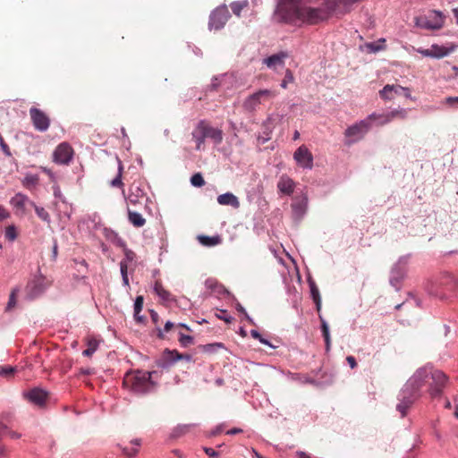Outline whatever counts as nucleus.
I'll list each match as a JSON object with an SVG mask.
<instances>
[{"label": "nucleus", "mask_w": 458, "mask_h": 458, "mask_svg": "<svg viewBox=\"0 0 458 458\" xmlns=\"http://www.w3.org/2000/svg\"><path fill=\"white\" fill-rule=\"evenodd\" d=\"M312 3L313 0H278L276 14L284 22L315 25L327 20L334 12V2L325 1L318 7Z\"/></svg>", "instance_id": "obj_1"}, {"label": "nucleus", "mask_w": 458, "mask_h": 458, "mask_svg": "<svg viewBox=\"0 0 458 458\" xmlns=\"http://www.w3.org/2000/svg\"><path fill=\"white\" fill-rule=\"evenodd\" d=\"M446 381L447 377L444 372L425 366L415 371L404 387H406V391H411L415 394H419L420 388L428 385L431 397H437L442 394Z\"/></svg>", "instance_id": "obj_2"}, {"label": "nucleus", "mask_w": 458, "mask_h": 458, "mask_svg": "<svg viewBox=\"0 0 458 458\" xmlns=\"http://www.w3.org/2000/svg\"><path fill=\"white\" fill-rule=\"evenodd\" d=\"M155 371L133 370L124 375L123 386L135 394H146L154 391L157 383L152 380Z\"/></svg>", "instance_id": "obj_3"}, {"label": "nucleus", "mask_w": 458, "mask_h": 458, "mask_svg": "<svg viewBox=\"0 0 458 458\" xmlns=\"http://www.w3.org/2000/svg\"><path fill=\"white\" fill-rule=\"evenodd\" d=\"M276 95V90L259 89L244 99L242 107L247 112H255L260 105L273 99Z\"/></svg>", "instance_id": "obj_4"}, {"label": "nucleus", "mask_w": 458, "mask_h": 458, "mask_svg": "<svg viewBox=\"0 0 458 458\" xmlns=\"http://www.w3.org/2000/svg\"><path fill=\"white\" fill-rule=\"evenodd\" d=\"M444 23L445 16L437 11H430L426 15L415 18L416 26L425 30H439L444 26Z\"/></svg>", "instance_id": "obj_5"}, {"label": "nucleus", "mask_w": 458, "mask_h": 458, "mask_svg": "<svg viewBox=\"0 0 458 458\" xmlns=\"http://www.w3.org/2000/svg\"><path fill=\"white\" fill-rule=\"evenodd\" d=\"M369 130V121L361 120L349 126L344 131L345 137L349 139L346 144L350 145L361 140Z\"/></svg>", "instance_id": "obj_6"}, {"label": "nucleus", "mask_w": 458, "mask_h": 458, "mask_svg": "<svg viewBox=\"0 0 458 458\" xmlns=\"http://www.w3.org/2000/svg\"><path fill=\"white\" fill-rule=\"evenodd\" d=\"M230 13L225 4L216 7L209 16L208 27L210 30H218L222 29L228 19L230 18Z\"/></svg>", "instance_id": "obj_7"}, {"label": "nucleus", "mask_w": 458, "mask_h": 458, "mask_svg": "<svg viewBox=\"0 0 458 458\" xmlns=\"http://www.w3.org/2000/svg\"><path fill=\"white\" fill-rule=\"evenodd\" d=\"M74 150L67 142L60 143L53 153V160L59 165H69L72 160Z\"/></svg>", "instance_id": "obj_8"}, {"label": "nucleus", "mask_w": 458, "mask_h": 458, "mask_svg": "<svg viewBox=\"0 0 458 458\" xmlns=\"http://www.w3.org/2000/svg\"><path fill=\"white\" fill-rule=\"evenodd\" d=\"M30 116L34 128L38 131H46L50 126V118L41 109L32 106L30 108Z\"/></svg>", "instance_id": "obj_9"}, {"label": "nucleus", "mask_w": 458, "mask_h": 458, "mask_svg": "<svg viewBox=\"0 0 458 458\" xmlns=\"http://www.w3.org/2000/svg\"><path fill=\"white\" fill-rule=\"evenodd\" d=\"M419 396V394H415L411 391H406V387H403L401 393L400 403L396 405V410L403 418L406 416L408 410Z\"/></svg>", "instance_id": "obj_10"}, {"label": "nucleus", "mask_w": 458, "mask_h": 458, "mask_svg": "<svg viewBox=\"0 0 458 458\" xmlns=\"http://www.w3.org/2000/svg\"><path fill=\"white\" fill-rule=\"evenodd\" d=\"M293 158L303 168L311 169L313 166V156L305 145H301L296 149Z\"/></svg>", "instance_id": "obj_11"}, {"label": "nucleus", "mask_w": 458, "mask_h": 458, "mask_svg": "<svg viewBox=\"0 0 458 458\" xmlns=\"http://www.w3.org/2000/svg\"><path fill=\"white\" fill-rule=\"evenodd\" d=\"M186 359L187 360H191V356L188 354H181L176 350H168L165 349L163 352L161 360L157 361V365L161 368H167L171 364L174 363L179 360Z\"/></svg>", "instance_id": "obj_12"}, {"label": "nucleus", "mask_w": 458, "mask_h": 458, "mask_svg": "<svg viewBox=\"0 0 458 458\" xmlns=\"http://www.w3.org/2000/svg\"><path fill=\"white\" fill-rule=\"evenodd\" d=\"M24 397L30 403L42 406L47 399V393L40 388H33L24 393Z\"/></svg>", "instance_id": "obj_13"}, {"label": "nucleus", "mask_w": 458, "mask_h": 458, "mask_svg": "<svg viewBox=\"0 0 458 458\" xmlns=\"http://www.w3.org/2000/svg\"><path fill=\"white\" fill-rule=\"evenodd\" d=\"M31 202L29 199V197L25 194H22L21 192L15 194L11 199L10 204L16 208L17 210L21 211L22 214H25L26 212V206L29 205L31 207Z\"/></svg>", "instance_id": "obj_14"}, {"label": "nucleus", "mask_w": 458, "mask_h": 458, "mask_svg": "<svg viewBox=\"0 0 458 458\" xmlns=\"http://www.w3.org/2000/svg\"><path fill=\"white\" fill-rule=\"evenodd\" d=\"M204 136L210 139L215 144H220L223 140V132L217 128L210 126L207 122L203 121Z\"/></svg>", "instance_id": "obj_15"}, {"label": "nucleus", "mask_w": 458, "mask_h": 458, "mask_svg": "<svg viewBox=\"0 0 458 458\" xmlns=\"http://www.w3.org/2000/svg\"><path fill=\"white\" fill-rule=\"evenodd\" d=\"M403 87L400 85H386L381 90H379V96L384 100H392L395 95L402 94Z\"/></svg>", "instance_id": "obj_16"}, {"label": "nucleus", "mask_w": 458, "mask_h": 458, "mask_svg": "<svg viewBox=\"0 0 458 458\" xmlns=\"http://www.w3.org/2000/svg\"><path fill=\"white\" fill-rule=\"evenodd\" d=\"M203 121H200L191 132L192 139L196 142V149L201 150L204 148L206 136H204Z\"/></svg>", "instance_id": "obj_17"}, {"label": "nucleus", "mask_w": 458, "mask_h": 458, "mask_svg": "<svg viewBox=\"0 0 458 458\" xmlns=\"http://www.w3.org/2000/svg\"><path fill=\"white\" fill-rule=\"evenodd\" d=\"M294 182L285 174L282 175L277 182L278 191L286 195H291L294 191Z\"/></svg>", "instance_id": "obj_18"}, {"label": "nucleus", "mask_w": 458, "mask_h": 458, "mask_svg": "<svg viewBox=\"0 0 458 458\" xmlns=\"http://www.w3.org/2000/svg\"><path fill=\"white\" fill-rule=\"evenodd\" d=\"M288 55L286 53L280 52L278 54L272 55L269 57L264 59V64H266L267 67L272 69L283 67L284 64V59Z\"/></svg>", "instance_id": "obj_19"}, {"label": "nucleus", "mask_w": 458, "mask_h": 458, "mask_svg": "<svg viewBox=\"0 0 458 458\" xmlns=\"http://www.w3.org/2000/svg\"><path fill=\"white\" fill-rule=\"evenodd\" d=\"M217 202L223 206H231L234 208H238L240 207L239 199L236 196H234L231 192H226L221 194L217 197Z\"/></svg>", "instance_id": "obj_20"}, {"label": "nucleus", "mask_w": 458, "mask_h": 458, "mask_svg": "<svg viewBox=\"0 0 458 458\" xmlns=\"http://www.w3.org/2000/svg\"><path fill=\"white\" fill-rule=\"evenodd\" d=\"M455 49V46L452 45L450 47H446L444 46H438L434 44L430 47L431 57L433 58H442L448 55L450 53L454 52Z\"/></svg>", "instance_id": "obj_21"}, {"label": "nucleus", "mask_w": 458, "mask_h": 458, "mask_svg": "<svg viewBox=\"0 0 458 458\" xmlns=\"http://www.w3.org/2000/svg\"><path fill=\"white\" fill-rule=\"evenodd\" d=\"M308 206V198L303 196L301 199H295L294 202L291 205L293 215L300 218L306 212Z\"/></svg>", "instance_id": "obj_22"}, {"label": "nucleus", "mask_w": 458, "mask_h": 458, "mask_svg": "<svg viewBox=\"0 0 458 458\" xmlns=\"http://www.w3.org/2000/svg\"><path fill=\"white\" fill-rule=\"evenodd\" d=\"M129 222L136 228L142 227L146 225V219L141 214L132 211L130 208L127 210Z\"/></svg>", "instance_id": "obj_23"}, {"label": "nucleus", "mask_w": 458, "mask_h": 458, "mask_svg": "<svg viewBox=\"0 0 458 458\" xmlns=\"http://www.w3.org/2000/svg\"><path fill=\"white\" fill-rule=\"evenodd\" d=\"M131 444L135 446L131 447V448H128V447H122L120 445H118L123 454L127 457V458H132L134 457L138 452H139V449L138 447L141 445V440L140 439H134L131 441Z\"/></svg>", "instance_id": "obj_24"}, {"label": "nucleus", "mask_w": 458, "mask_h": 458, "mask_svg": "<svg viewBox=\"0 0 458 458\" xmlns=\"http://www.w3.org/2000/svg\"><path fill=\"white\" fill-rule=\"evenodd\" d=\"M154 291L163 301H171V293L164 288L160 281H156L154 284Z\"/></svg>", "instance_id": "obj_25"}, {"label": "nucleus", "mask_w": 458, "mask_h": 458, "mask_svg": "<svg viewBox=\"0 0 458 458\" xmlns=\"http://www.w3.org/2000/svg\"><path fill=\"white\" fill-rule=\"evenodd\" d=\"M31 207L34 208L37 216L45 223L49 225L51 218L49 213L43 208L38 206L35 202H31Z\"/></svg>", "instance_id": "obj_26"}, {"label": "nucleus", "mask_w": 458, "mask_h": 458, "mask_svg": "<svg viewBox=\"0 0 458 458\" xmlns=\"http://www.w3.org/2000/svg\"><path fill=\"white\" fill-rule=\"evenodd\" d=\"M322 335L326 343V350H330L331 341L327 323L320 317Z\"/></svg>", "instance_id": "obj_27"}, {"label": "nucleus", "mask_w": 458, "mask_h": 458, "mask_svg": "<svg viewBox=\"0 0 458 458\" xmlns=\"http://www.w3.org/2000/svg\"><path fill=\"white\" fill-rule=\"evenodd\" d=\"M322 335L326 343V350H330L331 341L327 323L320 317Z\"/></svg>", "instance_id": "obj_28"}, {"label": "nucleus", "mask_w": 458, "mask_h": 458, "mask_svg": "<svg viewBox=\"0 0 458 458\" xmlns=\"http://www.w3.org/2000/svg\"><path fill=\"white\" fill-rule=\"evenodd\" d=\"M322 335L326 343V350H330L331 341L327 323L320 317Z\"/></svg>", "instance_id": "obj_29"}, {"label": "nucleus", "mask_w": 458, "mask_h": 458, "mask_svg": "<svg viewBox=\"0 0 458 458\" xmlns=\"http://www.w3.org/2000/svg\"><path fill=\"white\" fill-rule=\"evenodd\" d=\"M118 163H119L118 174H117L116 177L110 182V185L112 187L123 189V182L122 181V175H123V165L120 160L118 161Z\"/></svg>", "instance_id": "obj_30"}, {"label": "nucleus", "mask_w": 458, "mask_h": 458, "mask_svg": "<svg viewBox=\"0 0 458 458\" xmlns=\"http://www.w3.org/2000/svg\"><path fill=\"white\" fill-rule=\"evenodd\" d=\"M249 5V2L248 0H242V1H237V2H233L231 4V9H232V12L236 15V16H240L241 15V12L248 7Z\"/></svg>", "instance_id": "obj_31"}, {"label": "nucleus", "mask_w": 458, "mask_h": 458, "mask_svg": "<svg viewBox=\"0 0 458 458\" xmlns=\"http://www.w3.org/2000/svg\"><path fill=\"white\" fill-rule=\"evenodd\" d=\"M310 293L314 302L316 303L317 310L319 311L321 309V299L318 287L314 283L310 284Z\"/></svg>", "instance_id": "obj_32"}, {"label": "nucleus", "mask_w": 458, "mask_h": 458, "mask_svg": "<svg viewBox=\"0 0 458 458\" xmlns=\"http://www.w3.org/2000/svg\"><path fill=\"white\" fill-rule=\"evenodd\" d=\"M87 349L83 351V355L90 357L98 349V342L96 339H90L87 343Z\"/></svg>", "instance_id": "obj_33"}, {"label": "nucleus", "mask_w": 458, "mask_h": 458, "mask_svg": "<svg viewBox=\"0 0 458 458\" xmlns=\"http://www.w3.org/2000/svg\"><path fill=\"white\" fill-rule=\"evenodd\" d=\"M199 242L205 246H215L220 242V238L218 236H199Z\"/></svg>", "instance_id": "obj_34"}, {"label": "nucleus", "mask_w": 458, "mask_h": 458, "mask_svg": "<svg viewBox=\"0 0 458 458\" xmlns=\"http://www.w3.org/2000/svg\"><path fill=\"white\" fill-rule=\"evenodd\" d=\"M15 371H16V367H13V366L0 367V376L6 377V378L13 377Z\"/></svg>", "instance_id": "obj_35"}, {"label": "nucleus", "mask_w": 458, "mask_h": 458, "mask_svg": "<svg viewBox=\"0 0 458 458\" xmlns=\"http://www.w3.org/2000/svg\"><path fill=\"white\" fill-rule=\"evenodd\" d=\"M4 235L8 241L13 242L18 236L17 229H16L15 225H8L5 228Z\"/></svg>", "instance_id": "obj_36"}, {"label": "nucleus", "mask_w": 458, "mask_h": 458, "mask_svg": "<svg viewBox=\"0 0 458 458\" xmlns=\"http://www.w3.org/2000/svg\"><path fill=\"white\" fill-rule=\"evenodd\" d=\"M14 414L11 411L2 412L0 415V423H6L9 427L13 425Z\"/></svg>", "instance_id": "obj_37"}, {"label": "nucleus", "mask_w": 458, "mask_h": 458, "mask_svg": "<svg viewBox=\"0 0 458 458\" xmlns=\"http://www.w3.org/2000/svg\"><path fill=\"white\" fill-rule=\"evenodd\" d=\"M191 182L195 187H202L205 184V180L200 173H197L191 176Z\"/></svg>", "instance_id": "obj_38"}, {"label": "nucleus", "mask_w": 458, "mask_h": 458, "mask_svg": "<svg viewBox=\"0 0 458 458\" xmlns=\"http://www.w3.org/2000/svg\"><path fill=\"white\" fill-rule=\"evenodd\" d=\"M293 81H294V78H293V72L289 69H287L285 72L284 78L281 82V87L283 89H286L288 84L293 82Z\"/></svg>", "instance_id": "obj_39"}, {"label": "nucleus", "mask_w": 458, "mask_h": 458, "mask_svg": "<svg viewBox=\"0 0 458 458\" xmlns=\"http://www.w3.org/2000/svg\"><path fill=\"white\" fill-rule=\"evenodd\" d=\"M144 303V298L143 296L140 295L136 297L135 302H134V313L136 315L140 314L142 310Z\"/></svg>", "instance_id": "obj_40"}, {"label": "nucleus", "mask_w": 458, "mask_h": 458, "mask_svg": "<svg viewBox=\"0 0 458 458\" xmlns=\"http://www.w3.org/2000/svg\"><path fill=\"white\" fill-rule=\"evenodd\" d=\"M179 342L182 346L186 347L193 343V338L191 335L180 334Z\"/></svg>", "instance_id": "obj_41"}, {"label": "nucleus", "mask_w": 458, "mask_h": 458, "mask_svg": "<svg viewBox=\"0 0 458 458\" xmlns=\"http://www.w3.org/2000/svg\"><path fill=\"white\" fill-rule=\"evenodd\" d=\"M378 119H384L385 120V114L372 113L371 114H369L363 121H369V128H371L372 123L375 122V121H378Z\"/></svg>", "instance_id": "obj_42"}, {"label": "nucleus", "mask_w": 458, "mask_h": 458, "mask_svg": "<svg viewBox=\"0 0 458 458\" xmlns=\"http://www.w3.org/2000/svg\"><path fill=\"white\" fill-rule=\"evenodd\" d=\"M443 103L449 106L458 108V97H447L444 99Z\"/></svg>", "instance_id": "obj_43"}, {"label": "nucleus", "mask_w": 458, "mask_h": 458, "mask_svg": "<svg viewBox=\"0 0 458 458\" xmlns=\"http://www.w3.org/2000/svg\"><path fill=\"white\" fill-rule=\"evenodd\" d=\"M123 252H124V256H125L124 261H126V263L133 261L135 259L136 253L133 250L124 248Z\"/></svg>", "instance_id": "obj_44"}, {"label": "nucleus", "mask_w": 458, "mask_h": 458, "mask_svg": "<svg viewBox=\"0 0 458 458\" xmlns=\"http://www.w3.org/2000/svg\"><path fill=\"white\" fill-rule=\"evenodd\" d=\"M0 148L2 149V151L7 156V157H11L12 156V153H11V150H10V148L9 146L5 143V141L4 140L2 135L0 134Z\"/></svg>", "instance_id": "obj_45"}, {"label": "nucleus", "mask_w": 458, "mask_h": 458, "mask_svg": "<svg viewBox=\"0 0 458 458\" xmlns=\"http://www.w3.org/2000/svg\"><path fill=\"white\" fill-rule=\"evenodd\" d=\"M396 118H398L397 109H394L387 114H385V120L383 123H390L391 121Z\"/></svg>", "instance_id": "obj_46"}, {"label": "nucleus", "mask_w": 458, "mask_h": 458, "mask_svg": "<svg viewBox=\"0 0 458 458\" xmlns=\"http://www.w3.org/2000/svg\"><path fill=\"white\" fill-rule=\"evenodd\" d=\"M16 291L13 290L12 291L11 294H10V297H9V301H8V303H7V307L6 309L7 310H11L12 308H13L16 304Z\"/></svg>", "instance_id": "obj_47"}, {"label": "nucleus", "mask_w": 458, "mask_h": 458, "mask_svg": "<svg viewBox=\"0 0 458 458\" xmlns=\"http://www.w3.org/2000/svg\"><path fill=\"white\" fill-rule=\"evenodd\" d=\"M250 335H251V336H252L253 338H255V339H259L260 343H262V344H267V345H271V344H269V342H268L267 340L264 339V338L261 336V335H260L258 331H256V330H251V331H250Z\"/></svg>", "instance_id": "obj_48"}, {"label": "nucleus", "mask_w": 458, "mask_h": 458, "mask_svg": "<svg viewBox=\"0 0 458 458\" xmlns=\"http://www.w3.org/2000/svg\"><path fill=\"white\" fill-rule=\"evenodd\" d=\"M7 437H9L12 439H19L21 437V434L11 429V428L8 426V430L6 431Z\"/></svg>", "instance_id": "obj_49"}, {"label": "nucleus", "mask_w": 458, "mask_h": 458, "mask_svg": "<svg viewBox=\"0 0 458 458\" xmlns=\"http://www.w3.org/2000/svg\"><path fill=\"white\" fill-rule=\"evenodd\" d=\"M221 314H217L216 317L219 318V319H222L224 320L225 322H226L227 324H230L232 323V321L233 320V318L231 317V316H225V310H221L220 311Z\"/></svg>", "instance_id": "obj_50"}, {"label": "nucleus", "mask_w": 458, "mask_h": 458, "mask_svg": "<svg viewBox=\"0 0 458 458\" xmlns=\"http://www.w3.org/2000/svg\"><path fill=\"white\" fill-rule=\"evenodd\" d=\"M204 452L211 458L218 457V453L210 447H203Z\"/></svg>", "instance_id": "obj_51"}, {"label": "nucleus", "mask_w": 458, "mask_h": 458, "mask_svg": "<svg viewBox=\"0 0 458 458\" xmlns=\"http://www.w3.org/2000/svg\"><path fill=\"white\" fill-rule=\"evenodd\" d=\"M10 216V213L3 206L0 205V221H3Z\"/></svg>", "instance_id": "obj_52"}, {"label": "nucleus", "mask_w": 458, "mask_h": 458, "mask_svg": "<svg viewBox=\"0 0 458 458\" xmlns=\"http://www.w3.org/2000/svg\"><path fill=\"white\" fill-rule=\"evenodd\" d=\"M8 430V425L6 423H0V439L7 437L6 431Z\"/></svg>", "instance_id": "obj_53"}, {"label": "nucleus", "mask_w": 458, "mask_h": 458, "mask_svg": "<svg viewBox=\"0 0 458 458\" xmlns=\"http://www.w3.org/2000/svg\"><path fill=\"white\" fill-rule=\"evenodd\" d=\"M120 270H121V274H122L123 277L128 276V274H127L128 265H127L126 261L120 262Z\"/></svg>", "instance_id": "obj_54"}, {"label": "nucleus", "mask_w": 458, "mask_h": 458, "mask_svg": "<svg viewBox=\"0 0 458 458\" xmlns=\"http://www.w3.org/2000/svg\"><path fill=\"white\" fill-rule=\"evenodd\" d=\"M367 47L371 51V52H377L379 50L382 49V47L380 46H378L377 44L376 43H369V44H367Z\"/></svg>", "instance_id": "obj_55"}, {"label": "nucleus", "mask_w": 458, "mask_h": 458, "mask_svg": "<svg viewBox=\"0 0 458 458\" xmlns=\"http://www.w3.org/2000/svg\"><path fill=\"white\" fill-rule=\"evenodd\" d=\"M346 361L348 362V364L350 365V367L352 369H354L357 367V362H356V360L353 356H347L346 357Z\"/></svg>", "instance_id": "obj_56"}, {"label": "nucleus", "mask_w": 458, "mask_h": 458, "mask_svg": "<svg viewBox=\"0 0 458 458\" xmlns=\"http://www.w3.org/2000/svg\"><path fill=\"white\" fill-rule=\"evenodd\" d=\"M25 181L27 184H36L38 182V177L34 175L27 176Z\"/></svg>", "instance_id": "obj_57"}, {"label": "nucleus", "mask_w": 458, "mask_h": 458, "mask_svg": "<svg viewBox=\"0 0 458 458\" xmlns=\"http://www.w3.org/2000/svg\"><path fill=\"white\" fill-rule=\"evenodd\" d=\"M237 310H238L240 312H242V313H243V314H244V316H245V318H246V319H247L248 321H250V323H252L251 318L249 317V315L247 314V312H246L245 309H244L241 304H237Z\"/></svg>", "instance_id": "obj_58"}, {"label": "nucleus", "mask_w": 458, "mask_h": 458, "mask_svg": "<svg viewBox=\"0 0 458 458\" xmlns=\"http://www.w3.org/2000/svg\"><path fill=\"white\" fill-rule=\"evenodd\" d=\"M397 114L399 119H405L407 117V110L404 108L397 109Z\"/></svg>", "instance_id": "obj_59"}, {"label": "nucleus", "mask_w": 458, "mask_h": 458, "mask_svg": "<svg viewBox=\"0 0 458 458\" xmlns=\"http://www.w3.org/2000/svg\"><path fill=\"white\" fill-rule=\"evenodd\" d=\"M417 52L421 54L423 56H427V57H431V53H430V48H428V49H422V48H419L417 49Z\"/></svg>", "instance_id": "obj_60"}, {"label": "nucleus", "mask_w": 458, "mask_h": 458, "mask_svg": "<svg viewBox=\"0 0 458 458\" xmlns=\"http://www.w3.org/2000/svg\"><path fill=\"white\" fill-rule=\"evenodd\" d=\"M150 317H151V319H152L153 323L157 325V322H158V319H159L158 314L155 310H150Z\"/></svg>", "instance_id": "obj_61"}, {"label": "nucleus", "mask_w": 458, "mask_h": 458, "mask_svg": "<svg viewBox=\"0 0 458 458\" xmlns=\"http://www.w3.org/2000/svg\"><path fill=\"white\" fill-rule=\"evenodd\" d=\"M402 94H403V96L407 98H411V90L409 88L403 87Z\"/></svg>", "instance_id": "obj_62"}, {"label": "nucleus", "mask_w": 458, "mask_h": 458, "mask_svg": "<svg viewBox=\"0 0 458 458\" xmlns=\"http://www.w3.org/2000/svg\"><path fill=\"white\" fill-rule=\"evenodd\" d=\"M7 452V447L4 445L0 444V456H6Z\"/></svg>", "instance_id": "obj_63"}, {"label": "nucleus", "mask_w": 458, "mask_h": 458, "mask_svg": "<svg viewBox=\"0 0 458 458\" xmlns=\"http://www.w3.org/2000/svg\"><path fill=\"white\" fill-rule=\"evenodd\" d=\"M174 323H172L170 321H167L165 324L164 331L165 332H169L174 327Z\"/></svg>", "instance_id": "obj_64"}]
</instances>
